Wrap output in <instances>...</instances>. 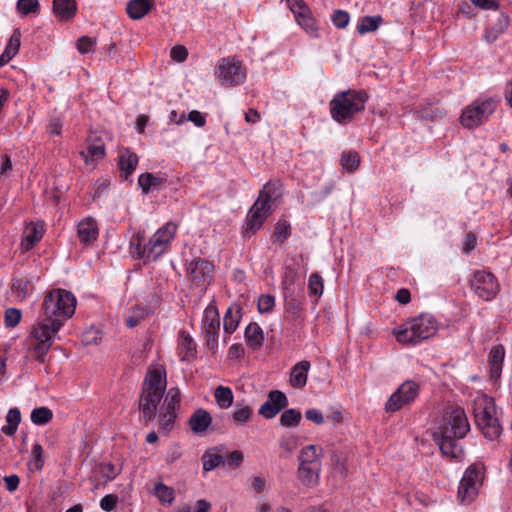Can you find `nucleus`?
<instances>
[{
	"mask_svg": "<svg viewBox=\"0 0 512 512\" xmlns=\"http://www.w3.org/2000/svg\"><path fill=\"white\" fill-rule=\"evenodd\" d=\"M16 8L20 14L26 16L31 13H37L40 5L38 0H18Z\"/></svg>",
	"mask_w": 512,
	"mask_h": 512,
	"instance_id": "de8ad7c7",
	"label": "nucleus"
},
{
	"mask_svg": "<svg viewBox=\"0 0 512 512\" xmlns=\"http://www.w3.org/2000/svg\"><path fill=\"white\" fill-rule=\"evenodd\" d=\"M181 392L177 387H172L168 390L164 399L163 408L177 412L180 408Z\"/></svg>",
	"mask_w": 512,
	"mask_h": 512,
	"instance_id": "ea45409f",
	"label": "nucleus"
},
{
	"mask_svg": "<svg viewBox=\"0 0 512 512\" xmlns=\"http://www.w3.org/2000/svg\"><path fill=\"white\" fill-rule=\"evenodd\" d=\"M290 232H291L290 224L285 220L279 221L275 227L274 234H273L275 241H278L280 243L284 242L287 239V237L290 235Z\"/></svg>",
	"mask_w": 512,
	"mask_h": 512,
	"instance_id": "603ef678",
	"label": "nucleus"
},
{
	"mask_svg": "<svg viewBox=\"0 0 512 512\" xmlns=\"http://www.w3.org/2000/svg\"><path fill=\"white\" fill-rule=\"evenodd\" d=\"M30 464L36 469H42L44 465L43 448L39 443H36L32 447Z\"/></svg>",
	"mask_w": 512,
	"mask_h": 512,
	"instance_id": "864d4df0",
	"label": "nucleus"
},
{
	"mask_svg": "<svg viewBox=\"0 0 512 512\" xmlns=\"http://www.w3.org/2000/svg\"><path fill=\"white\" fill-rule=\"evenodd\" d=\"M138 156L128 148L121 149L118 156V167L121 176L128 179L138 164Z\"/></svg>",
	"mask_w": 512,
	"mask_h": 512,
	"instance_id": "aec40b11",
	"label": "nucleus"
},
{
	"mask_svg": "<svg viewBox=\"0 0 512 512\" xmlns=\"http://www.w3.org/2000/svg\"><path fill=\"white\" fill-rule=\"evenodd\" d=\"M298 278V273L292 267H286L284 271V275L282 278V288L284 290V294L293 293V287Z\"/></svg>",
	"mask_w": 512,
	"mask_h": 512,
	"instance_id": "49530a36",
	"label": "nucleus"
},
{
	"mask_svg": "<svg viewBox=\"0 0 512 512\" xmlns=\"http://www.w3.org/2000/svg\"><path fill=\"white\" fill-rule=\"evenodd\" d=\"M53 12L62 21L72 20L77 12L76 0H53Z\"/></svg>",
	"mask_w": 512,
	"mask_h": 512,
	"instance_id": "b1692460",
	"label": "nucleus"
},
{
	"mask_svg": "<svg viewBox=\"0 0 512 512\" xmlns=\"http://www.w3.org/2000/svg\"><path fill=\"white\" fill-rule=\"evenodd\" d=\"M7 424L1 429L7 436H14L21 422V413L18 408H11L6 415Z\"/></svg>",
	"mask_w": 512,
	"mask_h": 512,
	"instance_id": "7c9ffc66",
	"label": "nucleus"
},
{
	"mask_svg": "<svg viewBox=\"0 0 512 512\" xmlns=\"http://www.w3.org/2000/svg\"><path fill=\"white\" fill-rule=\"evenodd\" d=\"M145 240L144 232H137L130 240V251L139 258L147 259L148 247L143 246Z\"/></svg>",
	"mask_w": 512,
	"mask_h": 512,
	"instance_id": "4c0bfd02",
	"label": "nucleus"
},
{
	"mask_svg": "<svg viewBox=\"0 0 512 512\" xmlns=\"http://www.w3.org/2000/svg\"><path fill=\"white\" fill-rule=\"evenodd\" d=\"M224 458H225L226 465L231 469H235V468H238L242 464L244 456L241 451L234 450V451L228 453L226 455V457H224Z\"/></svg>",
	"mask_w": 512,
	"mask_h": 512,
	"instance_id": "13d9d810",
	"label": "nucleus"
},
{
	"mask_svg": "<svg viewBox=\"0 0 512 512\" xmlns=\"http://www.w3.org/2000/svg\"><path fill=\"white\" fill-rule=\"evenodd\" d=\"M245 339L249 347L259 349L264 341L261 327L257 323H250L245 329Z\"/></svg>",
	"mask_w": 512,
	"mask_h": 512,
	"instance_id": "cd10ccee",
	"label": "nucleus"
},
{
	"mask_svg": "<svg viewBox=\"0 0 512 512\" xmlns=\"http://www.w3.org/2000/svg\"><path fill=\"white\" fill-rule=\"evenodd\" d=\"M52 411L47 407L35 408L31 413V421L36 425H45L51 421Z\"/></svg>",
	"mask_w": 512,
	"mask_h": 512,
	"instance_id": "c03bdc74",
	"label": "nucleus"
},
{
	"mask_svg": "<svg viewBox=\"0 0 512 512\" xmlns=\"http://www.w3.org/2000/svg\"><path fill=\"white\" fill-rule=\"evenodd\" d=\"M177 417V412L162 408L159 415V429L163 432H170Z\"/></svg>",
	"mask_w": 512,
	"mask_h": 512,
	"instance_id": "79ce46f5",
	"label": "nucleus"
},
{
	"mask_svg": "<svg viewBox=\"0 0 512 512\" xmlns=\"http://www.w3.org/2000/svg\"><path fill=\"white\" fill-rule=\"evenodd\" d=\"M170 56L174 61L184 62L188 57V50L183 45H175L170 51Z\"/></svg>",
	"mask_w": 512,
	"mask_h": 512,
	"instance_id": "0e129e2a",
	"label": "nucleus"
},
{
	"mask_svg": "<svg viewBox=\"0 0 512 512\" xmlns=\"http://www.w3.org/2000/svg\"><path fill=\"white\" fill-rule=\"evenodd\" d=\"M369 96L364 90L349 89L338 92L329 103L331 117L338 123L350 122L364 110Z\"/></svg>",
	"mask_w": 512,
	"mask_h": 512,
	"instance_id": "20e7f679",
	"label": "nucleus"
},
{
	"mask_svg": "<svg viewBox=\"0 0 512 512\" xmlns=\"http://www.w3.org/2000/svg\"><path fill=\"white\" fill-rule=\"evenodd\" d=\"M216 76L222 86L240 85L246 78V69L239 60L227 57L219 60Z\"/></svg>",
	"mask_w": 512,
	"mask_h": 512,
	"instance_id": "9d476101",
	"label": "nucleus"
},
{
	"mask_svg": "<svg viewBox=\"0 0 512 512\" xmlns=\"http://www.w3.org/2000/svg\"><path fill=\"white\" fill-rule=\"evenodd\" d=\"M287 405L288 399L286 395L279 390H272L269 392L267 400L261 405L258 413L265 419H272Z\"/></svg>",
	"mask_w": 512,
	"mask_h": 512,
	"instance_id": "a211bd4d",
	"label": "nucleus"
},
{
	"mask_svg": "<svg viewBox=\"0 0 512 512\" xmlns=\"http://www.w3.org/2000/svg\"><path fill=\"white\" fill-rule=\"evenodd\" d=\"M240 321V307H229L224 315L223 328L226 333H233Z\"/></svg>",
	"mask_w": 512,
	"mask_h": 512,
	"instance_id": "473e14b6",
	"label": "nucleus"
},
{
	"mask_svg": "<svg viewBox=\"0 0 512 512\" xmlns=\"http://www.w3.org/2000/svg\"><path fill=\"white\" fill-rule=\"evenodd\" d=\"M483 477L484 467L481 464H472L466 469L458 488V498L461 503L469 504L475 499Z\"/></svg>",
	"mask_w": 512,
	"mask_h": 512,
	"instance_id": "1a4fd4ad",
	"label": "nucleus"
},
{
	"mask_svg": "<svg viewBox=\"0 0 512 512\" xmlns=\"http://www.w3.org/2000/svg\"><path fill=\"white\" fill-rule=\"evenodd\" d=\"M437 329V321L432 315L421 314L395 328L393 334L402 344H417L434 336Z\"/></svg>",
	"mask_w": 512,
	"mask_h": 512,
	"instance_id": "423d86ee",
	"label": "nucleus"
},
{
	"mask_svg": "<svg viewBox=\"0 0 512 512\" xmlns=\"http://www.w3.org/2000/svg\"><path fill=\"white\" fill-rule=\"evenodd\" d=\"M275 306V298L270 294H262L257 303L260 313H270Z\"/></svg>",
	"mask_w": 512,
	"mask_h": 512,
	"instance_id": "6e6d98bb",
	"label": "nucleus"
},
{
	"mask_svg": "<svg viewBox=\"0 0 512 512\" xmlns=\"http://www.w3.org/2000/svg\"><path fill=\"white\" fill-rule=\"evenodd\" d=\"M57 332L50 331L45 324H35L31 332L36 344L32 348L33 356L40 362L45 361V356L53 344Z\"/></svg>",
	"mask_w": 512,
	"mask_h": 512,
	"instance_id": "dca6fc26",
	"label": "nucleus"
},
{
	"mask_svg": "<svg viewBox=\"0 0 512 512\" xmlns=\"http://www.w3.org/2000/svg\"><path fill=\"white\" fill-rule=\"evenodd\" d=\"M21 32L19 29H15L8 41V44L5 48V52L9 54L12 58L16 56V54L19 52V48L21 45Z\"/></svg>",
	"mask_w": 512,
	"mask_h": 512,
	"instance_id": "8fccbe9b",
	"label": "nucleus"
},
{
	"mask_svg": "<svg viewBox=\"0 0 512 512\" xmlns=\"http://www.w3.org/2000/svg\"><path fill=\"white\" fill-rule=\"evenodd\" d=\"M476 246V235L468 232L463 239L462 251L466 254L470 253Z\"/></svg>",
	"mask_w": 512,
	"mask_h": 512,
	"instance_id": "338daca9",
	"label": "nucleus"
},
{
	"mask_svg": "<svg viewBox=\"0 0 512 512\" xmlns=\"http://www.w3.org/2000/svg\"><path fill=\"white\" fill-rule=\"evenodd\" d=\"M201 461L204 471H212L221 465H226L224 456L217 453H212L210 451H206L202 455Z\"/></svg>",
	"mask_w": 512,
	"mask_h": 512,
	"instance_id": "f704fd0d",
	"label": "nucleus"
},
{
	"mask_svg": "<svg viewBox=\"0 0 512 512\" xmlns=\"http://www.w3.org/2000/svg\"><path fill=\"white\" fill-rule=\"evenodd\" d=\"M44 233V228L42 224L39 223H30L25 231L22 239V246L25 250L32 249L35 244L40 241Z\"/></svg>",
	"mask_w": 512,
	"mask_h": 512,
	"instance_id": "393cba45",
	"label": "nucleus"
},
{
	"mask_svg": "<svg viewBox=\"0 0 512 512\" xmlns=\"http://www.w3.org/2000/svg\"><path fill=\"white\" fill-rule=\"evenodd\" d=\"M470 430L464 409L448 406L444 409L441 421L433 433L443 455L457 458L462 453L459 440Z\"/></svg>",
	"mask_w": 512,
	"mask_h": 512,
	"instance_id": "f257e3e1",
	"label": "nucleus"
},
{
	"mask_svg": "<svg viewBox=\"0 0 512 512\" xmlns=\"http://www.w3.org/2000/svg\"><path fill=\"white\" fill-rule=\"evenodd\" d=\"M21 319V312L16 308H8L5 311V324L7 327H15Z\"/></svg>",
	"mask_w": 512,
	"mask_h": 512,
	"instance_id": "052dcab7",
	"label": "nucleus"
},
{
	"mask_svg": "<svg viewBox=\"0 0 512 512\" xmlns=\"http://www.w3.org/2000/svg\"><path fill=\"white\" fill-rule=\"evenodd\" d=\"M322 449L316 445H307L301 449L298 455L297 474L303 485L314 486L318 483L321 471Z\"/></svg>",
	"mask_w": 512,
	"mask_h": 512,
	"instance_id": "0eeeda50",
	"label": "nucleus"
},
{
	"mask_svg": "<svg viewBox=\"0 0 512 512\" xmlns=\"http://www.w3.org/2000/svg\"><path fill=\"white\" fill-rule=\"evenodd\" d=\"M509 26V17L501 14L496 19L495 23L489 26L486 31L484 38L488 43H493L496 39L506 31Z\"/></svg>",
	"mask_w": 512,
	"mask_h": 512,
	"instance_id": "a878e982",
	"label": "nucleus"
},
{
	"mask_svg": "<svg viewBox=\"0 0 512 512\" xmlns=\"http://www.w3.org/2000/svg\"><path fill=\"white\" fill-rule=\"evenodd\" d=\"M166 387V373L163 369H151L146 373L138 398V408L145 422L155 419Z\"/></svg>",
	"mask_w": 512,
	"mask_h": 512,
	"instance_id": "7ed1b4c3",
	"label": "nucleus"
},
{
	"mask_svg": "<svg viewBox=\"0 0 512 512\" xmlns=\"http://www.w3.org/2000/svg\"><path fill=\"white\" fill-rule=\"evenodd\" d=\"M76 298L65 289L50 291L44 298L42 314L37 324H45L52 332H58L65 321L75 313Z\"/></svg>",
	"mask_w": 512,
	"mask_h": 512,
	"instance_id": "f03ea898",
	"label": "nucleus"
},
{
	"mask_svg": "<svg viewBox=\"0 0 512 512\" xmlns=\"http://www.w3.org/2000/svg\"><path fill=\"white\" fill-rule=\"evenodd\" d=\"M214 397L217 405L222 409H228L233 403V392L229 387L218 386L215 389Z\"/></svg>",
	"mask_w": 512,
	"mask_h": 512,
	"instance_id": "c9c22d12",
	"label": "nucleus"
},
{
	"mask_svg": "<svg viewBox=\"0 0 512 512\" xmlns=\"http://www.w3.org/2000/svg\"><path fill=\"white\" fill-rule=\"evenodd\" d=\"M179 349L183 360L193 357L196 350V344L192 337L184 331H181L179 335Z\"/></svg>",
	"mask_w": 512,
	"mask_h": 512,
	"instance_id": "72a5a7b5",
	"label": "nucleus"
},
{
	"mask_svg": "<svg viewBox=\"0 0 512 512\" xmlns=\"http://www.w3.org/2000/svg\"><path fill=\"white\" fill-rule=\"evenodd\" d=\"M30 282L28 280L18 278L14 279L12 283V290L18 297L25 298L30 291Z\"/></svg>",
	"mask_w": 512,
	"mask_h": 512,
	"instance_id": "5fc2aeb1",
	"label": "nucleus"
},
{
	"mask_svg": "<svg viewBox=\"0 0 512 512\" xmlns=\"http://www.w3.org/2000/svg\"><path fill=\"white\" fill-rule=\"evenodd\" d=\"M383 22V19L380 15L375 16H364L360 18L357 24V32L361 35L376 31L380 24Z\"/></svg>",
	"mask_w": 512,
	"mask_h": 512,
	"instance_id": "2f4dec72",
	"label": "nucleus"
},
{
	"mask_svg": "<svg viewBox=\"0 0 512 512\" xmlns=\"http://www.w3.org/2000/svg\"><path fill=\"white\" fill-rule=\"evenodd\" d=\"M177 226L168 222L158 229L149 240L147 260H156L161 256L176 233Z\"/></svg>",
	"mask_w": 512,
	"mask_h": 512,
	"instance_id": "4468645a",
	"label": "nucleus"
},
{
	"mask_svg": "<svg viewBox=\"0 0 512 512\" xmlns=\"http://www.w3.org/2000/svg\"><path fill=\"white\" fill-rule=\"evenodd\" d=\"M323 278L318 272L311 273L308 281V292L310 296L320 297L323 293Z\"/></svg>",
	"mask_w": 512,
	"mask_h": 512,
	"instance_id": "37998d69",
	"label": "nucleus"
},
{
	"mask_svg": "<svg viewBox=\"0 0 512 512\" xmlns=\"http://www.w3.org/2000/svg\"><path fill=\"white\" fill-rule=\"evenodd\" d=\"M214 265L205 259H194L187 264V278L191 288L198 289L202 294L210 285L213 277Z\"/></svg>",
	"mask_w": 512,
	"mask_h": 512,
	"instance_id": "9b49d317",
	"label": "nucleus"
},
{
	"mask_svg": "<svg viewBox=\"0 0 512 512\" xmlns=\"http://www.w3.org/2000/svg\"><path fill=\"white\" fill-rule=\"evenodd\" d=\"M297 23L311 36H317V27L315 19L310 12L296 19Z\"/></svg>",
	"mask_w": 512,
	"mask_h": 512,
	"instance_id": "09e8293b",
	"label": "nucleus"
},
{
	"mask_svg": "<svg viewBox=\"0 0 512 512\" xmlns=\"http://www.w3.org/2000/svg\"><path fill=\"white\" fill-rule=\"evenodd\" d=\"M419 390L420 386L415 381L407 380L403 382L387 400L385 410L393 413L411 404L417 398Z\"/></svg>",
	"mask_w": 512,
	"mask_h": 512,
	"instance_id": "ddd939ff",
	"label": "nucleus"
},
{
	"mask_svg": "<svg viewBox=\"0 0 512 512\" xmlns=\"http://www.w3.org/2000/svg\"><path fill=\"white\" fill-rule=\"evenodd\" d=\"M475 423L485 438L496 440L502 433V424L494 400L481 395L473 401Z\"/></svg>",
	"mask_w": 512,
	"mask_h": 512,
	"instance_id": "39448f33",
	"label": "nucleus"
},
{
	"mask_svg": "<svg viewBox=\"0 0 512 512\" xmlns=\"http://www.w3.org/2000/svg\"><path fill=\"white\" fill-rule=\"evenodd\" d=\"M310 362L302 360L295 364L290 372V384L296 389H302L307 383Z\"/></svg>",
	"mask_w": 512,
	"mask_h": 512,
	"instance_id": "5701e85b",
	"label": "nucleus"
},
{
	"mask_svg": "<svg viewBox=\"0 0 512 512\" xmlns=\"http://www.w3.org/2000/svg\"><path fill=\"white\" fill-rule=\"evenodd\" d=\"M117 503H118V496L115 495V494H108V495H105L101 501H100V507L106 511V512H110L112 510H114L117 506Z\"/></svg>",
	"mask_w": 512,
	"mask_h": 512,
	"instance_id": "e2e57ef3",
	"label": "nucleus"
},
{
	"mask_svg": "<svg viewBox=\"0 0 512 512\" xmlns=\"http://www.w3.org/2000/svg\"><path fill=\"white\" fill-rule=\"evenodd\" d=\"M252 415V409L248 406H245V407H242L238 410H236L234 413H233V420L236 422V423H245L247 422L250 417Z\"/></svg>",
	"mask_w": 512,
	"mask_h": 512,
	"instance_id": "69168bd1",
	"label": "nucleus"
},
{
	"mask_svg": "<svg viewBox=\"0 0 512 512\" xmlns=\"http://www.w3.org/2000/svg\"><path fill=\"white\" fill-rule=\"evenodd\" d=\"M302 419V414L297 409H287L285 410L280 417V424L283 427L291 428L299 425Z\"/></svg>",
	"mask_w": 512,
	"mask_h": 512,
	"instance_id": "a19ab883",
	"label": "nucleus"
},
{
	"mask_svg": "<svg viewBox=\"0 0 512 512\" xmlns=\"http://www.w3.org/2000/svg\"><path fill=\"white\" fill-rule=\"evenodd\" d=\"M80 155L87 165H91L105 156V145L101 140H98L89 144L86 151H82Z\"/></svg>",
	"mask_w": 512,
	"mask_h": 512,
	"instance_id": "bb28decb",
	"label": "nucleus"
},
{
	"mask_svg": "<svg viewBox=\"0 0 512 512\" xmlns=\"http://www.w3.org/2000/svg\"><path fill=\"white\" fill-rule=\"evenodd\" d=\"M287 4L293 12L295 19L310 12L309 8L303 0H287Z\"/></svg>",
	"mask_w": 512,
	"mask_h": 512,
	"instance_id": "4d7b16f0",
	"label": "nucleus"
},
{
	"mask_svg": "<svg viewBox=\"0 0 512 512\" xmlns=\"http://www.w3.org/2000/svg\"><path fill=\"white\" fill-rule=\"evenodd\" d=\"M298 445L297 438L295 436H283L279 440V447L282 450L283 457L290 455Z\"/></svg>",
	"mask_w": 512,
	"mask_h": 512,
	"instance_id": "3c124183",
	"label": "nucleus"
},
{
	"mask_svg": "<svg viewBox=\"0 0 512 512\" xmlns=\"http://www.w3.org/2000/svg\"><path fill=\"white\" fill-rule=\"evenodd\" d=\"M78 237L84 245L92 244L98 237V226L96 221L88 217L78 224Z\"/></svg>",
	"mask_w": 512,
	"mask_h": 512,
	"instance_id": "4be33fe9",
	"label": "nucleus"
},
{
	"mask_svg": "<svg viewBox=\"0 0 512 512\" xmlns=\"http://www.w3.org/2000/svg\"><path fill=\"white\" fill-rule=\"evenodd\" d=\"M302 303L293 296V293L284 294V319L294 324H300L303 321Z\"/></svg>",
	"mask_w": 512,
	"mask_h": 512,
	"instance_id": "6ab92c4d",
	"label": "nucleus"
},
{
	"mask_svg": "<svg viewBox=\"0 0 512 512\" xmlns=\"http://www.w3.org/2000/svg\"><path fill=\"white\" fill-rule=\"evenodd\" d=\"M360 163V157L355 151L344 152L341 157V165L348 172L355 171Z\"/></svg>",
	"mask_w": 512,
	"mask_h": 512,
	"instance_id": "a18cd8bd",
	"label": "nucleus"
},
{
	"mask_svg": "<svg viewBox=\"0 0 512 512\" xmlns=\"http://www.w3.org/2000/svg\"><path fill=\"white\" fill-rule=\"evenodd\" d=\"M496 103L492 99L475 101L462 112L461 124L465 128H475L485 122L494 112Z\"/></svg>",
	"mask_w": 512,
	"mask_h": 512,
	"instance_id": "f8f14e48",
	"label": "nucleus"
},
{
	"mask_svg": "<svg viewBox=\"0 0 512 512\" xmlns=\"http://www.w3.org/2000/svg\"><path fill=\"white\" fill-rule=\"evenodd\" d=\"M154 495L162 504H172L175 499L174 489L159 482L155 485Z\"/></svg>",
	"mask_w": 512,
	"mask_h": 512,
	"instance_id": "58836bf2",
	"label": "nucleus"
},
{
	"mask_svg": "<svg viewBox=\"0 0 512 512\" xmlns=\"http://www.w3.org/2000/svg\"><path fill=\"white\" fill-rule=\"evenodd\" d=\"M277 185L267 182L260 190L259 195L251 209L249 210L246 225L247 229L255 232L261 228L265 219L271 213L272 198H276Z\"/></svg>",
	"mask_w": 512,
	"mask_h": 512,
	"instance_id": "6e6552de",
	"label": "nucleus"
},
{
	"mask_svg": "<svg viewBox=\"0 0 512 512\" xmlns=\"http://www.w3.org/2000/svg\"><path fill=\"white\" fill-rule=\"evenodd\" d=\"M151 5L150 0H130L127 3L126 11L130 18L137 20L149 12Z\"/></svg>",
	"mask_w": 512,
	"mask_h": 512,
	"instance_id": "c85d7f7f",
	"label": "nucleus"
},
{
	"mask_svg": "<svg viewBox=\"0 0 512 512\" xmlns=\"http://www.w3.org/2000/svg\"><path fill=\"white\" fill-rule=\"evenodd\" d=\"M474 293L485 301L492 300L499 292V284L496 277L486 271H477L470 281Z\"/></svg>",
	"mask_w": 512,
	"mask_h": 512,
	"instance_id": "2eb2a0df",
	"label": "nucleus"
},
{
	"mask_svg": "<svg viewBox=\"0 0 512 512\" xmlns=\"http://www.w3.org/2000/svg\"><path fill=\"white\" fill-rule=\"evenodd\" d=\"M211 423L212 417L210 413L203 408L195 410L188 420L189 427L195 434L204 433Z\"/></svg>",
	"mask_w": 512,
	"mask_h": 512,
	"instance_id": "412c9836",
	"label": "nucleus"
},
{
	"mask_svg": "<svg viewBox=\"0 0 512 512\" xmlns=\"http://www.w3.org/2000/svg\"><path fill=\"white\" fill-rule=\"evenodd\" d=\"M62 127H63L62 121L59 118L54 117V118L50 119L48 126H47V131L51 135L58 136L61 134Z\"/></svg>",
	"mask_w": 512,
	"mask_h": 512,
	"instance_id": "774afa93",
	"label": "nucleus"
},
{
	"mask_svg": "<svg viewBox=\"0 0 512 512\" xmlns=\"http://www.w3.org/2000/svg\"><path fill=\"white\" fill-rule=\"evenodd\" d=\"M163 182H165V178L155 176L148 172L141 174L138 178V184L145 194L148 193L150 189L158 187Z\"/></svg>",
	"mask_w": 512,
	"mask_h": 512,
	"instance_id": "e433bc0d",
	"label": "nucleus"
},
{
	"mask_svg": "<svg viewBox=\"0 0 512 512\" xmlns=\"http://www.w3.org/2000/svg\"><path fill=\"white\" fill-rule=\"evenodd\" d=\"M505 356V349L502 345L494 346L489 353V361L491 365V375L498 377L500 375L502 363Z\"/></svg>",
	"mask_w": 512,
	"mask_h": 512,
	"instance_id": "c756f323",
	"label": "nucleus"
},
{
	"mask_svg": "<svg viewBox=\"0 0 512 512\" xmlns=\"http://www.w3.org/2000/svg\"><path fill=\"white\" fill-rule=\"evenodd\" d=\"M96 44V39L89 36H82L77 41V49L81 54L89 53Z\"/></svg>",
	"mask_w": 512,
	"mask_h": 512,
	"instance_id": "bf43d9fd",
	"label": "nucleus"
},
{
	"mask_svg": "<svg viewBox=\"0 0 512 512\" xmlns=\"http://www.w3.org/2000/svg\"><path fill=\"white\" fill-rule=\"evenodd\" d=\"M332 22L337 28H345L349 23V14L344 10H336L332 15Z\"/></svg>",
	"mask_w": 512,
	"mask_h": 512,
	"instance_id": "680f3d73",
	"label": "nucleus"
},
{
	"mask_svg": "<svg viewBox=\"0 0 512 512\" xmlns=\"http://www.w3.org/2000/svg\"><path fill=\"white\" fill-rule=\"evenodd\" d=\"M220 330V317L217 307L210 304L204 311L202 321V333L207 338L208 345L212 350L218 345V334Z\"/></svg>",
	"mask_w": 512,
	"mask_h": 512,
	"instance_id": "f3484780",
	"label": "nucleus"
}]
</instances>
